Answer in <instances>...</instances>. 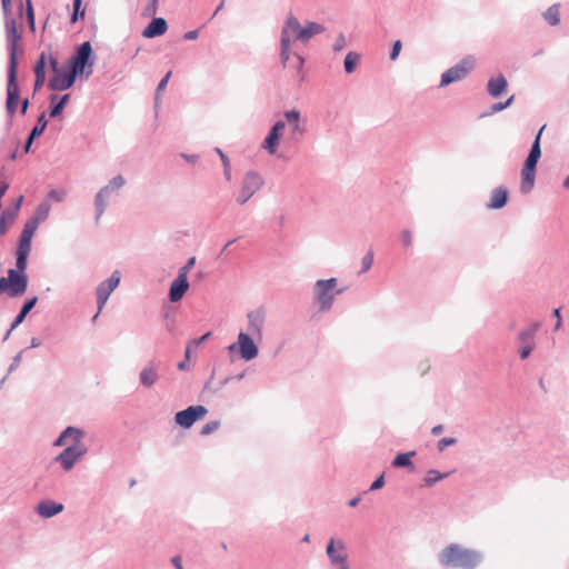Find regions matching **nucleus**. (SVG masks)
I'll return each instance as SVG.
<instances>
[{"label": "nucleus", "mask_w": 569, "mask_h": 569, "mask_svg": "<svg viewBox=\"0 0 569 569\" xmlns=\"http://www.w3.org/2000/svg\"><path fill=\"white\" fill-rule=\"evenodd\" d=\"M151 18V22L142 31V36L148 39L162 36L168 29V23L163 18H156L154 16Z\"/></svg>", "instance_id": "obj_22"}, {"label": "nucleus", "mask_w": 569, "mask_h": 569, "mask_svg": "<svg viewBox=\"0 0 569 569\" xmlns=\"http://www.w3.org/2000/svg\"><path fill=\"white\" fill-rule=\"evenodd\" d=\"M22 352L23 351H20L18 352L13 359H12V362L11 365L9 366V369H8V372L11 373L13 370H16L18 368V366L20 365V361H21V358H22Z\"/></svg>", "instance_id": "obj_59"}, {"label": "nucleus", "mask_w": 569, "mask_h": 569, "mask_svg": "<svg viewBox=\"0 0 569 569\" xmlns=\"http://www.w3.org/2000/svg\"><path fill=\"white\" fill-rule=\"evenodd\" d=\"M438 559L445 568L476 569L482 562L483 555L459 543H450L439 552Z\"/></svg>", "instance_id": "obj_1"}, {"label": "nucleus", "mask_w": 569, "mask_h": 569, "mask_svg": "<svg viewBox=\"0 0 569 569\" xmlns=\"http://www.w3.org/2000/svg\"><path fill=\"white\" fill-rule=\"evenodd\" d=\"M20 89L17 82V71L8 70V83H7V112L9 116H13L17 111L18 99Z\"/></svg>", "instance_id": "obj_13"}, {"label": "nucleus", "mask_w": 569, "mask_h": 569, "mask_svg": "<svg viewBox=\"0 0 569 569\" xmlns=\"http://www.w3.org/2000/svg\"><path fill=\"white\" fill-rule=\"evenodd\" d=\"M219 425H220L219 421H210V422L206 423L201 429V435L207 436V435L212 433L213 431H216L219 428Z\"/></svg>", "instance_id": "obj_55"}, {"label": "nucleus", "mask_w": 569, "mask_h": 569, "mask_svg": "<svg viewBox=\"0 0 569 569\" xmlns=\"http://www.w3.org/2000/svg\"><path fill=\"white\" fill-rule=\"evenodd\" d=\"M508 201V190L505 187H498L492 190L490 202L487 204L489 209H501Z\"/></svg>", "instance_id": "obj_28"}, {"label": "nucleus", "mask_w": 569, "mask_h": 569, "mask_svg": "<svg viewBox=\"0 0 569 569\" xmlns=\"http://www.w3.org/2000/svg\"><path fill=\"white\" fill-rule=\"evenodd\" d=\"M93 64L94 56L91 43L89 41H84L77 48L74 54L71 57L69 68L78 76L89 78L92 73Z\"/></svg>", "instance_id": "obj_4"}, {"label": "nucleus", "mask_w": 569, "mask_h": 569, "mask_svg": "<svg viewBox=\"0 0 569 569\" xmlns=\"http://www.w3.org/2000/svg\"><path fill=\"white\" fill-rule=\"evenodd\" d=\"M8 291L9 297L22 296L26 290L21 287V279L17 273L8 272V277L0 278V293Z\"/></svg>", "instance_id": "obj_16"}, {"label": "nucleus", "mask_w": 569, "mask_h": 569, "mask_svg": "<svg viewBox=\"0 0 569 569\" xmlns=\"http://www.w3.org/2000/svg\"><path fill=\"white\" fill-rule=\"evenodd\" d=\"M46 62H47V58H46V53L42 52L34 66V76H40V77H46Z\"/></svg>", "instance_id": "obj_44"}, {"label": "nucleus", "mask_w": 569, "mask_h": 569, "mask_svg": "<svg viewBox=\"0 0 569 569\" xmlns=\"http://www.w3.org/2000/svg\"><path fill=\"white\" fill-rule=\"evenodd\" d=\"M448 476H449V472L442 473V472H440V471H438L436 469H430L426 473V477L423 479V482H425L423 485L426 487H431L435 483H437L438 481L447 478Z\"/></svg>", "instance_id": "obj_35"}, {"label": "nucleus", "mask_w": 569, "mask_h": 569, "mask_svg": "<svg viewBox=\"0 0 569 569\" xmlns=\"http://www.w3.org/2000/svg\"><path fill=\"white\" fill-rule=\"evenodd\" d=\"M81 2L82 0H73V12L70 18L71 22H76L79 16H84V10H80Z\"/></svg>", "instance_id": "obj_51"}, {"label": "nucleus", "mask_w": 569, "mask_h": 569, "mask_svg": "<svg viewBox=\"0 0 569 569\" xmlns=\"http://www.w3.org/2000/svg\"><path fill=\"white\" fill-rule=\"evenodd\" d=\"M385 485V476H379L370 486V490H378Z\"/></svg>", "instance_id": "obj_62"}, {"label": "nucleus", "mask_w": 569, "mask_h": 569, "mask_svg": "<svg viewBox=\"0 0 569 569\" xmlns=\"http://www.w3.org/2000/svg\"><path fill=\"white\" fill-rule=\"evenodd\" d=\"M416 456V451H409L405 453H398L391 465L396 468H411L413 469V463L411 461V458Z\"/></svg>", "instance_id": "obj_32"}, {"label": "nucleus", "mask_w": 569, "mask_h": 569, "mask_svg": "<svg viewBox=\"0 0 569 569\" xmlns=\"http://www.w3.org/2000/svg\"><path fill=\"white\" fill-rule=\"evenodd\" d=\"M541 327V322L532 321L527 328L519 331L517 341L520 345L519 357L526 360L530 357L536 348V336Z\"/></svg>", "instance_id": "obj_7"}, {"label": "nucleus", "mask_w": 569, "mask_h": 569, "mask_svg": "<svg viewBox=\"0 0 569 569\" xmlns=\"http://www.w3.org/2000/svg\"><path fill=\"white\" fill-rule=\"evenodd\" d=\"M189 287L190 284L188 278L177 276L169 288V300L171 302L180 301L188 291Z\"/></svg>", "instance_id": "obj_21"}, {"label": "nucleus", "mask_w": 569, "mask_h": 569, "mask_svg": "<svg viewBox=\"0 0 569 569\" xmlns=\"http://www.w3.org/2000/svg\"><path fill=\"white\" fill-rule=\"evenodd\" d=\"M68 428H70L71 430H74L76 433H70L68 435V440H71V445L70 446H86L83 443V438H84V431L80 428H77V427H72V426H69Z\"/></svg>", "instance_id": "obj_40"}, {"label": "nucleus", "mask_w": 569, "mask_h": 569, "mask_svg": "<svg viewBox=\"0 0 569 569\" xmlns=\"http://www.w3.org/2000/svg\"><path fill=\"white\" fill-rule=\"evenodd\" d=\"M16 267L17 269H9L8 272H13L21 279V287L27 291L28 288V276L26 274L27 259L29 252L17 251Z\"/></svg>", "instance_id": "obj_23"}, {"label": "nucleus", "mask_w": 569, "mask_h": 569, "mask_svg": "<svg viewBox=\"0 0 569 569\" xmlns=\"http://www.w3.org/2000/svg\"><path fill=\"white\" fill-rule=\"evenodd\" d=\"M281 134L276 130L270 129L266 139L263 140L262 148L270 154H276Z\"/></svg>", "instance_id": "obj_31"}, {"label": "nucleus", "mask_w": 569, "mask_h": 569, "mask_svg": "<svg viewBox=\"0 0 569 569\" xmlns=\"http://www.w3.org/2000/svg\"><path fill=\"white\" fill-rule=\"evenodd\" d=\"M338 280L336 278L317 280L313 286V299L318 305L320 312H327L332 308L337 296L343 292V289H337Z\"/></svg>", "instance_id": "obj_2"}, {"label": "nucleus", "mask_w": 569, "mask_h": 569, "mask_svg": "<svg viewBox=\"0 0 569 569\" xmlns=\"http://www.w3.org/2000/svg\"><path fill=\"white\" fill-rule=\"evenodd\" d=\"M552 316H553L555 318H558V321L556 322V325H555V327H553V330H555V331H558V330H560V329H561V327H562V318H561L560 309H559V308L553 309V311H552Z\"/></svg>", "instance_id": "obj_60"}, {"label": "nucleus", "mask_w": 569, "mask_h": 569, "mask_svg": "<svg viewBox=\"0 0 569 569\" xmlns=\"http://www.w3.org/2000/svg\"><path fill=\"white\" fill-rule=\"evenodd\" d=\"M402 43L400 40H397L393 42L391 51H390V59L396 60L401 51Z\"/></svg>", "instance_id": "obj_57"}, {"label": "nucleus", "mask_w": 569, "mask_h": 569, "mask_svg": "<svg viewBox=\"0 0 569 569\" xmlns=\"http://www.w3.org/2000/svg\"><path fill=\"white\" fill-rule=\"evenodd\" d=\"M539 159L528 154L523 168L521 170V184L520 190L522 193L530 192L535 187L536 168Z\"/></svg>", "instance_id": "obj_12"}, {"label": "nucleus", "mask_w": 569, "mask_h": 569, "mask_svg": "<svg viewBox=\"0 0 569 569\" xmlns=\"http://www.w3.org/2000/svg\"><path fill=\"white\" fill-rule=\"evenodd\" d=\"M208 412L203 406H190L176 413L174 421L182 428H190L197 420L201 419Z\"/></svg>", "instance_id": "obj_11"}, {"label": "nucleus", "mask_w": 569, "mask_h": 569, "mask_svg": "<svg viewBox=\"0 0 569 569\" xmlns=\"http://www.w3.org/2000/svg\"><path fill=\"white\" fill-rule=\"evenodd\" d=\"M508 82L506 77L500 73L497 77H492L488 80L487 90L492 98L500 97L507 89Z\"/></svg>", "instance_id": "obj_24"}, {"label": "nucleus", "mask_w": 569, "mask_h": 569, "mask_svg": "<svg viewBox=\"0 0 569 569\" xmlns=\"http://www.w3.org/2000/svg\"><path fill=\"white\" fill-rule=\"evenodd\" d=\"M345 47H346V37L342 32H340L336 38L332 49L335 52H339V51L343 50Z\"/></svg>", "instance_id": "obj_53"}, {"label": "nucleus", "mask_w": 569, "mask_h": 569, "mask_svg": "<svg viewBox=\"0 0 569 569\" xmlns=\"http://www.w3.org/2000/svg\"><path fill=\"white\" fill-rule=\"evenodd\" d=\"M32 236L21 232L17 251L29 252L31 250Z\"/></svg>", "instance_id": "obj_42"}, {"label": "nucleus", "mask_w": 569, "mask_h": 569, "mask_svg": "<svg viewBox=\"0 0 569 569\" xmlns=\"http://www.w3.org/2000/svg\"><path fill=\"white\" fill-rule=\"evenodd\" d=\"M39 224L40 223L37 222L36 220H33L32 218L28 219L26 224H24V227H23L22 233L30 234V236L33 237V234L37 231Z\"/></svg>", "instance_id": "obj_47"}, {"label": "nucleus", "mask_w": 569, "mask_h": 569, "mask_svg": "<svg viewBox=\"0 0 569 569\" xmlns=\"http://www.w3.org/2000/svg\"><path fill=\"white\" fill-rule=\"evenodd\" d=\"M47 124H48V121L46 119V114L41 113L38 117L37 124L30 131L31 139H37L38 137H40L43 133L44 129L47 128Z\"/></svg>", "instance_id": "obj_38"}, {"label": "nucleus", "mask_w": 569, "mask_h": 569, "mask_svg": "<svg viewBox=\"0 0 569 569\" xmlns=\"http://www.w3.org/2000/svg\"><path fill=\"white\" fill-rule=\"evenodd\" d=\"M401 241L405 247H410L412 244V233L410 230H403L401 232Z\"/></svg>", "instance_id": "obj_58"}, {"label": "nucleus", "mask_w": 569, "mask_h": 569, "mask_svg": "<svg viewBox=\"0 0 569 569\" xmlns=\"http://www.w3.org/2000/svg\"><path fill=\"white\" fill-rule=\"evenodd\" d=\"M27 14H28L29 23L31 24V27H33L34 16H33V9H32V4H31L30 0H27Z\"/></svg>", "instance_id": "obj_63"}, {"label": "nucleus", "mask_w": 569, "mask_h": 569, "mask_svg": "<svg viewBox=\"0 0 569 569\" xmlns=\"http://www.w3.org/2000/svg\"><path fill=\"white\" fill-rule=\"evenodd\" d=\"M69 100H70L69 93L63 94L59 99H58L57 94H52L50 97L51 106L49 109V116L51 118H57L58 116H60L62 110L64 109L66 104L69 102Z\"/></svg>", "instance_id": "obj_29"}, {"label": "nucleus", "mask_w": 569, "mask_h": 569, "mask_svg": "<svg viewBox=\"0 0 569 569\" xmlns=\"http://www.w3.org/2000/svg\"><path fill=\"white\" fill-rule=\"evenodd\" d=\"M78 74L69 68L66 72L52 74L49 80L48 87L53 91H64L70 89L77 79Z\"/></svg>", "instance_id": "obj_14"}, {"label": "nucleus", "mask_w": 569, "mask_h": 569, "mask_svg": "<svg viewBox=\"0 0 569 569\" xmlns=\"http://www.w3.org/2000/svg\"><path fill=\"white\" fill-rule=\"evenodd\" d=\"M239 352L243 360L250 361L258 356V347L249 333L240 332L238 335Z\"/></svg>", "instance_id": "obj_17"}, {"label": "nucleus", "mask_w": 569, "mask_h": 569, "mask_svg": "<svg viewBox=\"0 0 569 569\" xmlns=\"http://www.w3.org/2000/svg\"><path fill=\"white\" fill-rule=\"evenodd\" d=\"M330 565L336 569H350L347 543L342 539L331 538L326 548Z\"/></svg>", "instance_id": "obj_6"}, {"label": "nucleus", "mask_w": 569, "mask_h": 569, "mask_svg": "<svg viewBox=\"0 0 569 569\" xmlns=\"http://www.w3.org/2000/svg\"><path fill=\"white\" fill-rule=\"evenodd\" d=\"M159 378L158 366L153 360H150L139 373V381L146 388L153 387Z\"/></svg>", "instance_id": "obj_20"}, {"label": "nucleus", "mask_w": 569, "mask_h": 569, "mask_svg": "<svg viewBox=\"0 0 569 569\" xmlns=\"http://www.w3.org/2000/svg\"><path fill=\"white\" fill-rule=\"evenodd\" d=\"M4 24H6L8 50H9L8 70L17 71V69H18L17 49H18V41L20 40L21 36L18 31L17 22H16L14 18L7 17Z\"/></svg>", "instance_id": "obj_8"}, {"label": "nucleus", "mask_w": 569, "mask_h": 569, "mask_svg": "<svg viewBox=\"0 0 569 569\" xmlns=\"http://www.w3.org/2000/svg\"><path fill=\"white\" fill-rule=\"evenodd\" d=\"M475 68V59L471 56L465 57L457 64L449 68L441 74L440 88L453 82L463 80Z\"/></svg>", "instance_id": "obj_5"}, {"label": "nucleus", "mask_w": 569, "mask_h": 569, "mask_svg": "<svg viewBox=\"0 0 569 569\" xmlns=\"http://www.w3.org/2000/svg\"><path fill=\"white\" fill-rule=\"evenodd\" d=\"M546 126H542L538 133L536 134V138L531 144V149L529 151V154L530 156H533L535 158L537 159H540L541 157V147H540V139H541V134H542V131L545 130Z\"/></svg>", "instance_id": "obj_41"}, {"label": "nucleus", "mask_w": 569, "mask_h": 569, "mask_svg": "<svg viewBox=\"0 0 569 569\" xmlns=\"http://www.w3.org/2000/svg\"><path fill=\"white\" fill-rule=\"evenodd\" d=\"M126 184L123 176L118 174L113 177L108 184L102 187L94 196L96 222L98 223L104 213L109 200L112 196L118 194L121 188Z\"/></svg>", "instance_id": "obj_3"}, {"label": "nucleus", "mask_w": 569, "mask_h": 569, "mask_svg": "<svg viewBox=\"0 0 569 569\" xmlns=\"http://www.w3.org/2000/svg\"><path fill=\"white\" fill-rule=\"evenodd\" d=\"M263 177L254 170L247 171L241 182V187L252 194V197L263 187Z\"/></svg>", "instance_id": "obj_19"}, {"label": "nucleus", "mask_w": 569, "mask_h": 569, "mask_svg": "<svg viewBox=\"0 0 569 569\" xmlns=\"http://www.w3.org/2000/svg\"><path fill=\"white\" fill-rule=\"evenodd\" d=\"M67 197V191L63 189H52L48 192L47 198L56 202H62Z\"/></svg>", "instance_id": "obj_45"}, {"label": "nucleus", "mask_w": 569, "mask_h": 569, "mask_svg": "<svg viewBox=\"0 0 569 569\" xmlns=\"http://www.w3.org/2000/svg\"><path fill=\"white\" fill-rule=\"evenodd\" d=\"M37 301H38L37 297H32L24 301L20 311L18 312V315L16 316L14 320L11 323V330H14L18 326H20L24 321L27 315L32 310V308L36 306Z\"/></svg>", "instance_id": "obj_30"}, {"label": "nucleus", "mask_w": 569, "mask_h": 569, "mask_svg": "<svg viewBox=\"0 0 569 569\" xmlns=\"http://www.w3.org/2000/svg\"><path fill=\"white\" fill-rule=\"evenodd\" d=\"M76 433L74 430H71L70 428H66L61 433L60 436L54 440L53 442V446L54 447H62L64 445H67V441H68V435L70 433Z\"/></svg>", "instance_id": "obj_49"}, {"label": "nucleus", "mask_w": 569, "mask_h": 569, "mask_svg": "<svg viewBox=\"0 0 569 569\" xmlns=\"http://www.w3.org/2000/svg\"><path fill=\"white\" fill-rule=\"evenodd\" d=\"M214 151L219 154L221 159V166H223V176L226 180H231V166L229 158L224 154V152L220 148H214Z\"/></svg>", "instance_id": "obj_39"}, {"label": "nucleus", "mask_w": 569, "mask_h": 569, "mask_svg": "<svg viewBox=\"0 0 569 569\" xmlns=\"http://www.w3.org/2000/svg\"><path fill=\"white\" fill-rule=\"evenodd\" d=\"M457 443V439L456 438H442L438 441L437 443V448L439 451H443L447 447L449 446H453Z\"/></svg>", "instance_id": "obj_54"}, {"label": "nucleus", "mask_w": 569, "mask_h": 569, "mask_svg": "<svg viewBox=\"0 0 569 569\" xmlns=\"http://www.w3.org/2000/svg\"><path fill=\"white\" fill-rule=\"evenodd\" d=\"M360 59H361V56L359 53L353 52V51L349 52L346 56L345 61H343L345 71L347 73H352L356 70Z\"/></svg>", "instance_id": "obj_36"}, {"label": "nucleus", "mask_w": 569, "mask_h": 569, "mask_svg": "<svg viewBox=\"0 0 569 569\" xmlns=\"http://www.w3.org/2000/svg\"><path fill=\"white\" fill-rule=\"evenodd\" d=\"M291 43L292 39H288L287 36L280 37V60L283 67L287 66L291 56Z\"/></svg>", "instance_id": "obj_33"}, {"label": "nucleus", "mask_w": 569, "mask_h": 569, "mask_svg": "<svg viewBox=\"0 0 569 569\" xmlns=\"http://www.w3.org/2000/svg\"><path fill=\"white\" fill-rule=\"evenodd\" d=\"M159 0H149L147 6L143 8L142 16L146 18H151L156 16L158 11Z\"/></svg>", "instance_id": "obj_43"}, {"label": "nucleus", "mask_w": 569, "mask_h": 569, "mask_svg": "<svg viewBox=\"0 0 569 569\" xmlns=\"http://www.w3.org/2000/svg\"><path fill=\"white\" fill-rule=\"evenodd\" d=\"M171 74H172L171 71L167 72V74L158 83L157 89H156V100H158L160 92L166 89Z\"/></svg>", "instance_id": "obj_52"}, {"label": "nucleus", "mask_w": 569, "mask_h": 569, "mask_svg": "<svg viewBox=\"0 0 569 569\" xmlns=\"http://www.w3.org/2000/svg\"><path fill=\"white\" fill-rule=\"evenodd\" d=\"M283 117L290 126V140L298 142L306 133V128L301 126V113L297 109L284 111Z\"/></svg>", "instance_id": "obj_15"}, {"label": "nucleus", "mask_w": 569, "mask_h": 569, "mask_svg": "<svg viewBox=\"0 0 569 569\" xmlns=\"http://www.w3.org/2000/svg\"><path fill=\"white\" fill-rule=\"evenodd\" d=\"M301 27L302 26L300 24L298 19L292 13H289L282 26L280 37L287 36L288 39H292L291 37L295 36V39L297 40Z\"/></svg>", "instance_id": "obj_27"}, {"label": "nucleus", "mask_w": 569, "mask_h": 569, "mask_svg": "<svg viewBox=\"0 0 569 569\" xmlns=\"http://www.w3.org/2000/svg\"><path fill=\"white\" fill-rule=\"evenodd\" d=\"M49 66L51 68V71L53 74H57L59 72H61L62 70L60 69L59 67V62H58V59L54 58V57H50L49 59Z\"/></svg>", "instance_id": "obj_61"}, {"label": "nucleus", "mask_w": 569, "mask_h": 569, "mask_svg": "<svg viewBox=\"0 0 569 569\" xmlns=\"http://www.w3.org/2000/svg\"><path fill=\"white\" fill-rule=\"evenodd\" d=\"M50 210V203L47 200H44L36 208L33 216L31 218L37 222L41 223L48 219Z\"/></svg>", "instance_id": "obj_34"}, {"label": "nucleus", "mask_w": 569, "mask_h": 569, "mask_svg": "<svg viewBox=\"0 0 569 569\" xmlns=\"http://www.w3.org/2000/svg\"><path fill=\"white\" fill-rule=\"evenodd\" d=\"M120 280H121L120 271L119 270H114L107 280L102 281L97 287L96 293H97V305H98V308H99V312L102 311V309L106 306L110 295L119 286Z\"/></svg>", "instance_id": "obj_10"}, {"label": "nucleus", "mask_w": 569, "mask_h": 569, "mask_svg": "<svg viewBox=\"0 0 569 569\" xmlns=\"http://www.w3.org/2000/svg\"><path fill=\"white\" fill-rule=\"evenodd\" d=\"M251 197H252V194H250L244 188L241 187L236 201L238 204L242 206V204L247 203Z\"/></svg>", "instance_id": "obj_56"}, {"label": "nucleus", "mask_w": 569, "mask_h": 569, "mask_svg": "<svg viewBox=\"0 0 569 569\" xmlns=\"http://www.w3.org/2000/svg\"><path fill=\"white\" fill-rule=\"evenodd\" d=\"M196 263V257H191L187 260V262L184 263V266H182L179 271H178V276L179 277H182V278H188V273L189 271L191 270V268L194 266Z\"/></svg>", "instance_id": "obj_48"}, {"label": "nucleus", "mask_w": 569, "mask_h": 569, "mask_svg": "<svg viewBox=\"0 0 569 569\" xmlns=\"http://www.w3.org/2000/svg\"><path fill=\"white\" fill-rule=\"evenodd\" d=\"M372 263H373V251L372 250H369L363 257H362V260H361V264H362V268L360 270L359 273H365L367 272L371 267H372Z\"/></svg>", "instance_id": "obj_46"}, {"label": "nucleus", "mask_w": 569, "mask_h": 569, "mask_svg": "<svg viewBox=\"0 0 569 569\" xmlns=\"http://www.w3.org/2000/svg\"><path fill=\"white\" fill-rule=\"evenodd\" d=\"M171 563L176 569H184L182 566V559L179 555L171 558Z\"/></svg>", "instance_id": "obj_64"}, {"label": "nucleus", "mask_w": 569, "mask_h": 569, "mask_svg": "<svg viewBox=\"0 0 569 569\" xmlns=\"http://www.w3.org/2000/svg\"><path fill=\"white\" fill-rule=\"evenodd\" d=\"M87 452V446H67L53 460L59 463L64 471H70Z\"/></svg>", "instance_id": "obj_9"}, {"label": "nucleus", "mask_w": 569, "mask_h": 569, "mask_svg": "<svg viewBox=\"0 0 569 569\" xmlns=\"http://www.w3.org/2000/svg\"><path fill=\"white\" fill-rule=\"evenodd\" d=\"M325 27L322 24L313 21H308L306 26L301 27V30H299L297 40L306 42L312 37L322 33Z\"/></svg>", "instance_id": "obj_26"}, {"label": "nucleus", "mask_w": 569, "mask_h": 569, "mask_svg": "<svg viewBox=\"0 0 569 569\" xmlns=\"http://www.w3.org/2000/svg\"><path fill=\"white\" fill-rule=\"evenodd\" d=\"M248 318V331L258 338L262 337V330L266 320V312L263 309L259 308L250 311L247 315Z\"/></svg>", "instance_id": "obj_18"}, {"label": "nucleus", "mask_w": 569, "mask_h": 569, "mask_svg": "<svg viewBox=\"0 0 569 569\" xmlns=\"http://www.w3.org/2000/svg\"><path fill=\"white\" fill-rule=\"evenodd\" d=\"M515 99V96L509 97L505 102H497L491 106L490 113H497L508 108Z\"/></svg>", "instance_id": "obj_50"}, {"label": "nucleus", "mask_w": 569, "mask_h": 569, "mask_svg": "<svg viewBox=\"0 0 569 569\" xmlns=\"http://www.w3.org/2000/svg\"><path fill=\"white\" fill-rule=\"evenodd\" d=\"M543 18L550 26H558L560 22L559 6L552 4L543 12Z\"/></svg>", "instance_id": "obj_37"}, {"label": "nucleus", "mask_w": 569, "mask_h": 569, "mask_svg": "<svg viewBox=\"0 0 569 569\" xmlns=\"http://www.w3.org/2000/svg\"><path fill=\"white\" fill-rule=\"evenodd\" d=\"M63 510V506L61 503L54 502L52 500L41 501L37 506V512L39 516L43 518H51Z\"/></svg>", "instance_id": "obj_25"}]
</instances>
